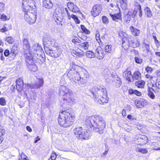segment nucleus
I'll return each mask as SVG.
<instances>
[{
  "label": "nucleus",
  "mask_w": 160,
  "mask_h": 160,
  "mask_svg": "<svg viewBox=\"0 0 160 160\" xmlns=\"http://www.w3.org/2000/svg\"><path fill=\"white\" fill-rule=\"evenodd\" d=\"M33 0H23L22 8L24 12L25 21L30 24L34 23L37 19V9Z\"/></svg>",
  "instance_id": "obj_1"
},
{
  "label": "nucleus",
  "mask_w": 160,
  "mask_h": 160,
  "mask_svg": "<svg viewBox=\"0 0 160 160\" xmlns=\"http://www.w3.org/2000/svg\"><path fill=\"white\" fill-rule=\"evenodd\" d=\"M87 123L91 132L102 134L106 127V123L103 118L98 115H94L87 118Z\"/></svg>",
  "instance_id": "obj_2"
},
{
  "label": "nucleus",
  "mask_w": 160,
  "mask_h": 160,
  "mask_svg": "<svg viewBox=\"0 0 160 160\" xmlns=\"http://www.w3.org/2000/svg\"><path fill=\"white\" fill-rule=\"evenodd\" d=\"M76 117L70 109L61 110L58 118V124L61 127L67 128L72 126L76 119Z\"/></svg>",
  "instance_id": "obj_3"
},
{
  "label": "nucleus",
  "mask_w": 160,
  "mask_h": 160,
  "mask_svg": "<svg viewBox=\"0 0 160 160\" xmlns=\"http://www.w3.org/2000/svg\"><path fill=\"white\" fill-rule=\"evenodd\" d=\"M94 99L100 104L103 105L107 103L109 98L106 88L103 87H94L90 90Z\"/></svg>",
  "instance_id": "obj_4"
},
{
  "label": "nucleus",
  "mask_w": 160,
  "mask_h": 160,
  "mask_svg": "<svg viewBox=\"0 0 160 160\" xmlns=\"http://www.w3.org/2000/svg\"><path fill=\"white\" fill-rule=\"evenodd\" d=\"M119 38L122 41V47L125 50H127L130 46L133 48L138 47L140 42L138 40H132L125 32L120 31L118 33Z\"/></svg>",
  "instance_id": "obj_5"
},
{
  "label": "nucleus",
  "mask_w": 160,
  "mask_h": 160,
  "mask_svg": "<svg viewBox=\"0 0 160 160\" xmlns=\"http://www.w3.org/2000/svg\"><path fill=\"white\" fill-rule=\"evenodd\" d=\"M85 128H84L81 126L77 127L73 130V132L78 139L85 140L90 138V133L91 132L89 126L87 123V119L85 121Z\"/></svg>",
  "instance_id": "obj_6"
},
{
  "label": "nucleus",
  "mask_w": 160,
  "mask_h": 160,
  "mask_svg": "<svg viewBox=\"0 0 160 160\" xmlns=\"http://www.w3.org/2000/svg\"><path fill=\"white\" fill-rule=\"evenodd\" d=\"M59 95L62 97V99L67 102L71 104L75 102L72 91L67 87L61 85L59 88L58 91Z\"/></svg>",
  "instance_id": "obj_7"
},
{
  "label": "nucleus",
  "mask_w": 160,
  "mask_h": 160,
  "mask_svg": "<svg viewBox=\"0 0 160 160\" xmlns=\"http://www.w3.org/2000/svg\"><path fill=\"white\" fill-rule=\"evenodd\" d=\"M95 38L99 45L96 50V54L99 59H102L104 58L105 54L102 47L106 44V39L104 37L100 38V33L98 31H96Z\"/></svg>",
  "instance_id": "obj_8"
},
{
  "label": "nucleus",
  "mask_w": 160,
  "mask_h": 160,
  "mask_svg": "<svg viewBox=\"0 0 160 160\" xmlns=\"http://www.w3.org/2000/svg\"><path fill=\"white\" fill-rule=\"evenodd\" d=\"M37 49L34 50V52H31L25 54V58L28 61L31 60L34 61L36 64L38 65H41L45 61V58L41 55H38L36 53Z\"/></svg>",
  "instance_id": "obj_9"
},
{
  "label": "nucleus",
  "mask_w": 160,
  "mask_h": 160,
  "mask_svg": "<svg viewBox=\"0 0 160 160\" xmlns=\"http://www.w3.org/2000/svg\"><path fill=\"white\" fill-rule=\"evenodd\" d=\"M64 8L62 7H58L55 9L53 15V19L57 24H61L62 19L65 15Z\"/></svg>",
  "instance_id": "obj_10"
},
{
  "label": "nucleus",
  "mask_w": 160,
  "mask_h": 160,
  "mask_svg": "<svg viewBox=\"0 0 160 160\" xmlns=\"http://www.w3.org/2000/svg\"><path fill=\"white\" fill-rule=\"evenodd\" d=\"M147 95L151 99H154L155 98L156 96L154 93H158L160 90V88L157 86L156 84H152L151 87L148 85Z\"/></svg>",
  "instance_id": "obj_11"
},
{
  "label": "nucleus",
  "mask_w": 160,
  "mask_h": 160,
  "mask_svg": "<svg viewBox=\"0 0 160 160\" xmlns=\"http://www.w3.org/2000/svg\"><path fill=\"white\" fill-rule=\"evenodd\" d=\"M135 8H134L133 12L131 14V12H128L127 16L129 18H134L136 16L138 12V10L139 12V16L140 17H141L142 15V10L141 6L140 4L138 2H137L135 5Z\"/></svg>",
  "instance_id": "obj_12"
},
{
  "label": "nucleus",
  "mask_w": 160,
  "mask_h": 160,
  "mask_svg": "<svg viewBox=\"0 0 160 160\" xmlns=\"http://www.w3.org/2000/svg\"><path fill=\"white\" fill-rule=\"evenodd\" d=\"M46 53L52 57L57 58L61 54V50L58 47H53L52 49L45 50Z\"/></svg>",
  "instance_id": "obj_13"
},
{
  "label": "nucleus",
  "mask_w": 160,
  "mask_h": 160,
  "mask_svg": "<svg viewBox=\"0 0 160 160\" xmlns=\"http://www.w3.org/2000/svg\"><path fill=\"white\" fill-rule=\"evenodd\" d=\"M79 72L81 79V83L83 84L86 83L89 80L90 77L88 72L83 68H80Z\"/></svg>",
  "instance_id": "obj_14"
},
{
  "label": "nucleus",
  "mask_w": 160,
  "mask_h": 160,
  "mask_svg": "<svg viewBox=\"0 0 160 160\" xmlns=\"http://www.w3.org/2000/svg\"><path fill=\"white\" fill-rule=\"evenodd\" d=\"M135 141L138 144L140 145H144L146 144L148 142L147 137L143 135L137 134L135 137Z\"/></svg>",
  "instance_id": "obj_15"
},
{
  "label": "nucleus",
  "mask_w": 160,
  "mask_h": 160,
  "mask_svg": "<svg viewBox=\"0 0 160 160\" xmlns=\"http://www.w3.org/2000/svg\"><path fill=\"white\" fill-rule=\"evenodd\" d=\"M132 72L129 68L128 67L123 72L122 77L128 82H133Z\"/></svg>",
  "instance_id": "obj_16"
},
{
  "label": "nucleus",
  "mask_w": 160,
  "mask_h": 160,
  "mask_svg": "<svg viewBox=\"0 0 160 160\" xmlns=\"http://www.w3.org/2000/svg\"><path fill=\"white\" fill-rule=\"evenodd\" d=\"M102 9L101 5L97 4L94 5L91 11L92 15L93 17H96L100 14Z\"/></svg>",
  "instance_id": "obj_17"
},
{
  "label": "nucleus",
  "mask_w": 160,
  "mask_h": 160,
  "mask_svg": "<svg viewBox=\"0 0 160 160\" xmlns=\"http://www.w3.org/2000/svg\"><path fill=\"white\" fill-rule=\"evenodd\" d=\"M71 52L74 57L78 58H82L84 55V52L79 48L72 49Z\"/></svg>",
  "instance_id": "obj_18"
},
{
  "label": "nucleus",
  "mask_w": 160,
  "mask_h": 160,
  "mask_svg": "<svg viewBox=\"0 0 160 160\" xmlns=\"http://www.w3.org/2000/svg\"><path fill=\"white\" fill-rule=\"evenodd\" d=\"M24 84L22 79L21 78H18L16 81V89L19 92H21L23 90Z\"/></svg>",
  "instance_id": "obj_19"
},
{
  "label": "nucleus",
  "mask_w": 160,
  "mask_h": 160,
  "mask_svg": "<svg viewBox=\"0 0 160 160\" xmlns=\"http://www.w3.org/2000/svg\"><path fill=\"white\" fill-rule=\"evenodd\" d=\"M109 16L112 18V20L116 22L122 21V13L120 8H118L117 13L114 14L110 13Z\"/></svg>",
  "instance_id": "obj_20"
},
{
  "label": "nucleus",
  "mask_w": 160,
  "mask_h": 160,
  "mask_svg": "<svg viewBox=\"0 0 160 160\" xmlns=\"http://www.w3.org/2000/svg\"><path fill=\"white\" fill-rule=\"evenodd\" d=\"M38 81L36 82L34 84H30L29 87L32 89H38L42 87L44 83V81L43 78H38Z\"/></svg>",
  "instance_id": "obj_21"
},
{
  "label": "nucleus",
  "mask_w": 160,
  "mask_h": 160,
  "mask_svg": "<svg viewBox=\"0 0 160 160\" xmlns=\"http://www.w3.org/2000/svg\"><path fill=\"white\" fill-rule=\"evenodd\" d=\"M134 103L138 108H142L147 106L148 102L144 99H141L140 100H136L135 101Z\"/></svg>",
  "instance_id": "obj_22"
},
{
  "label": "nucleus",
  "mask_w": 160,
  "mask_h": 160,
  "mask_svg": "<svg viewBox=\"0 0 160 160\" xmlns=\"http://www.w3.org/2000/svg\"><path fill=\"white\" fill-rule=\"evenodd\" d=\"M130 31L132 35L135 37L138 36L140 33V30L131 26L129 27Z\"/></svg>",
  "instance_id": "obj_23"
},
{
  "label": "nucleus",
  "mask_w": 160,
  "mask_h": 160,
  "mask_svg": "<svg viewBox=\"0 0 160 160\" xmlns=\"http://www.w3.org/2000/svg\"><path fill=\"white\" fill-rule=\"evenodd\" d=\"M65 9L67 13L68 19L70 20L71 18H72L76 24H79L80 23V20L78 19L77 16L74 14H72L70 15V14L68 12V11L66 8H65Z\"/></svg>",
  "instance_id": "obj_24"
},
{
  "label": "nucleus",
  "mask_w": 160,
  "mask_h": 160,
  "mask_svg": "<svg viewBox=\"0 0 160 160\" xmlns=\"http://www.w3.org/2000/svg\"><path fill=\"white\" fill-rule=\"evenodd\" d=\"M22 43L23 48L25 50H29V53L30 52H32L30 51V45L28 39L24 38L23 40Z\"/></svg>",
  "instance_id": "obj_25"
},
{
  "label": "nucleus",
  "mask_w": 160,
  "mask_h": 160,
  "mask_svg": "<svg viewBox=\"0 0 160 160\" xmlns=\"http://www.w3.org/2000/svg\"><path fill=\"white\" fill-rule=\"evenodd\" d=\"M43 6L45 8L50 9L53 7V5L50 0H44L43 2Z\"/></svg>",
  "instance_id": "obj_26"
},
{
  "label": "nucleus",
  "mask_w": 160,
  "mask_h": 160,
  "mask_svg": "<svg viewBox=\"0 0 160 160\" xmlns=\"http://www.w3.org/2000/svg\"><path fill=\"white\" fill-rule=\"evenodd\" d=\"M142 78L141 73L139 70L135 71L133 73L132 79L133 82L134 80H139Z\"/></svg>",
  "instance_id": "obj_27"
},
{
  "label": "nucleus",
  "mask_w": 160,
  "mask_h": 160,
  "mask_svg": "<svg viewBox=\"0 0 160 160\" xmlns=\"http://www.w3.org/2000/svg\"><path fill=\"white\" fill-rule=\"evenodd\" d=\"M45 40L46 47L48 48L52 46L54 42V40L50 37H47Z\"/></svg>",
  "instance_id": "obj_28"
},
{
  "label": "nucleus",
  "mask_w": 160,
  "mask_h": 160,
  "mask_svg": "<svg viewBox=\"0 0 160 160\" xmlns=\"http://www.w3.org/2000/svg\"><path fill=\"white\" fill-rule=\"evenodd\" d=\"M146 82L143 80H138L135 83V86L138 88H143L145 87Z\"/></svg>",
  "instance_id": "obj_29"
},
{
  "label": "nucleus",
  "mask_w": 160,
  "mask_h": 160,
  "mask_svg": "<svg viewBox=\"0 0 160 160\" xmlns=\"http://www.w3.org/2000/svg\"><path fill=\"white\" fill-rule=\"evenodd\" d=\"M68 6L69 9L74 12H78L79 10V8L73 3H70Z\"/></svg>",
  "instance_id": "obj_30"
},
{
  "label": "nucleus",
  "mask_w": 160,
  "mask_h": 160,
  "mask_svg": "<svg viewBox=\"0 0 160 160\" xmlns=\"http://www.w3.org/2000/svg\"><path fill=\"white\" fill-rule=\"evenodd\" d=\"M72 79L75 82H80L81 83V79L79 71L78 72L77 71L76 73H74V77L72 78Z\"/></svg>",
  "instance_id": "obj_31"
},
{
  "label": "nucleus",
  "mask_w": 160,
  "mask_h": 160,
  "mask_svg": "<svg viewBox=\"0 0 160 160\" xmlns=\"http://www.w3.org/2000/svg\"><path fill=\"white\" fill-rule=\"evenodd\" d=\"M18 47L15 44L13 45L11 48L10 54H12V56L14 57L17 54V51H18Z\"/></svg>",
  "instance_id": "obj_32"
},
{
  "label": "nucleus",
  "mask_w": 160,
  "mask_h": 160,
  "mask_svg": "<svg viewBox=\"0 0 160 160\" xmlns=\"http://www.w3.org/2000/svg\"><path fill=\"white\" fill-rule=\"evenodd\" d=\"M145 14L148 18H151L152 16V13L150 9L148 7H146L144 9Z\"/></svg>",
  "instance_id": "obj_33"
},
{
  "label": "nucleus",
  "mask_w": 160,
  "mask_h": 160,
  "mask_svg": "<svg viewBox=\"0 0 160 160\" xmlns=\"http://www.w3.org/2000/svg\"><path fill=\"white\" fill-rule=\"evenodd\" d=\"M113 83L116 87H119L122 83L121 79L117 77V79H115L114 80Z\"/></svg>",
  "instance_id": "obj_34"
},
{
  "label": "nucleus",
  "mask_w": 160,
  "mask_h": 160,
  "mask_svg": "<svg viewBox=\"0 0 160 160\" xmlns=\"http://www.w3.org/2000/svg\"><path fill=\"white\" fill-rule=\"evenodd\" d=\"M137 128L138 130H140L142 133H146L147 130L145 126L139 124L137 125Z\"/></svg>",
  "instance_id": "obj_35"
},
{
  "label": "nucleus",
  "mask_w": 160,
  "mask_h": 160,
  "mask_svg": "<svg viewBox=\"0 0 160 160\" xmlns=\"http://www.w3.org/2000/svg\"><path fill=\"white\" fill-rule=\"evenodd\" d=\"M86 55L88 58H92L95 57L94 53L91 51H87L86 52Z\"/></svg>",
  "instance_id": "obj_36"
},
{
  "label": "nucleus",
  "mask_w": 160,
  "mask_h": 160,
  "mask_svg": "<svg viewBox=\"0 0 160 160\" xmlns=\"http://www.w3.org/2000/svg\"><path fill=\"white\" fill-rule=\"evenodd\" d=\"M80 27L81 29L82 30V32L83 33H84L86 34H89L91 32L87 28L83 25H80Z\"/></svg>",
  "instance_id": "obj_37"
},
{
  "label": "nucleus",
  "mask_w": 160,
  "mask_h": 160,
  "mask_svg": "<svg viewBox=\"0 0 160 160\" xmlns=\"http://www.w3.org/2000/svg\"><path fill=\"white\" fill-rule=\"evenodd\" d=\"M79 46L84 50H87L88 49L89 47V42H84L82 43V44H79Z\"/></svg>",
  "instance_id": "obj_38"
},
{
  "label": "nucleus",
  "mask_w": 160,
  "mask_h": 160,
  "mask_svg": "<svg viewBox=\"0 0 160 160\" xmlns=\"http://www.w3.org/2000/svg\"><path fill=\"white\" fill-rule=\"evenodd\" d=\"M72 42L75 45L78 43H81V40L77 36H74L72 40Z\"/></svg>",
  "instance_id": "obj_39"
},
{
  "label": "nucleus",
  "mask_w": 160,
  "mask_h": 160,
  "mask_svg": "<svg viewBox=\"0 0 160 160\" xmlns=\"http://www.w3.org/2000/svg\"><path fill=\"white\" fill-rule=\"evenodd\" d=\"M8 26H9V25L7 24H4L3 27L0 29V32L3 33L8 31L10 28L8 27Z\"/></svg>",
  "instance_id": "obj_40"
},
{
  "label": "nucleus",
  "mask_w": 160,
  "mask_h": 160,
  "mask_svg": "<svg viewBox=\"0 0 160 160\" xmlns=\"http://www.w3.org/2000/svg\"><path fill=\"white\" fill-rule=\"evenodd\" d=\"M28 67L30 71L33 72L37 71L38 69L37 66L34 64H30Z\"/></svg>",
  "instance_id": "obj_41"
},
{
  "label": "nucleus",
  "mask_w": 160,
  "mask_h": 160,
  "mask_svg": "<svg viewBox=\"0 0 160 160\" xmlns=\"http://www.w3.org/2000/svg\"><path fill=\"white\" fill-rule=\"evenodd\" d=\"M105 50L106 52L109 53L112 51V46L111 45H107L105 46Z\"/></svg>",
  "instance_id": "obj_42"
},
{
  "label": "nucleus",
  "mask_w": 160,
  "mask_h": 160,
  "mask_svg": "<svg viewBox=\"0 0 160 160\" xmlns=\"http://www.w3.org/2000/svg\"><path fill=\"white\" fill-rule=\"evenodd\" d=\"M144 47L145 48L146 51L148 52L149 51L150 49V42L148 41L147 43L144 42H143Z\"/></svg>",
  "instance_id": "obj_43"
},
{
  "label": "nucleus",
  "mask_w": 160,
  "mask_h": 160,
  "mask_svg": "<svg viewBox=\"0 0 160 160\" xmlns=\"http://www.w3.org/2000/svg\"><path fill=\"white\" fill-rule=\"evenodd\" d=\"M10 18V16H7L4 13L0 15V19L3 21L9 20Z\"/></svg>",
  "instance_id": "obj_44"
},
{
  "label": "nucleus",
  "mask_w": 160,
  "mask_h": 160,
  "mask_svg": "<svg viewBox=\"0 0 160 160\" xmlns=\"http://www.w3.org/2000/svg\"><path fill=\"white\" fill-rule=\"evenodd\" d=\"M5 41L9 44H12L14 42L13 38L12 37H8L6 38Z\"/></svg>",
  "instance_id": "obj_45"
},
{
  "label": "nucleus",
  "mask_w": 160,
  "mask_h": 160,
  "mask_svg": "<svg viewBox=\"0 0 160 160\" xmlns=\"http://www.w3.org/2000/svg\"><path fill=\"white\" fill-rule=\"evenodd\" d=\"M102 19L103 23L105 24H107L109 22L108 18L105 16H102Z\"/></svg>",
  "instance_id": "obj_46"
},
{
  "label": "nucleus",
  "mask_w": 160,
  "mask_h": 160,
  "mask_svg": "<svg viewBox=\"0 0 160 160\" xmlns=\"http://www.w3.org/2000/svg\"><path fill=\"white\" fill-rule=\"evenodd\" d=\"M137 151L143 154L146 153L148 152V150L146 148H138Z\"/></svg>",
  "instance_id": "obj_47"
},
{
  "label": "nucleus",
  "mask_w": 160,
  "mask_h": 160,
  "mask_svg": "<svg viewBox=\"0 0 160 160\" xmlns=\"http://www.w3.org/2000/svg\"><path fill=\"white\" fill-rule=\"evenodd\" d=\"M57 157V155L55 152L53 151L51 153L50 158L48 159V160H55Z\"/></svg>",
  "instance_id": "obj_48"
},
{
  "label": "nucleus",
  "mask_w": 160,
  "mask_h": 160,
  "mask_svg": "<svg viewBox=\"0 0 160 160\" xmlns=\"http://www.w3.org/2000/svg\"><path fill=\"white\" fill-rule=\"evenodd\" d=\"M145 78L147 79H149L150 81H153V80L155 79L156 78V77L155 76L151 75L149 74H147L145 75Z\"/></svg>",
  "instance_id": "obj_49"
},
{
  "label": "nucleus",
  "mask_w": 160,
  "mask_h": 160,
  "mask_svg": "<svg viewBox=\"0 0 160 160\" xmlns=\"http://www.w3.org/2000/svg\"><path fill=\"white\" fill-rule=\"evenodd\" d=\"M121 7L123 8V6H127V0H119Z\"/></svg>",
  "instance_id": "obj_50"
},
{
  "label": "nucleus",
  "mask_w": 160,
  "mask_h": 160,
  "mask_svg": "<svg viewBox=\"0 0 160 160\" xmlns=\"http://www.w3.org/2000/svg\"><path fill=\"white\" fill-rule=\"evenodd\" d=\"M6 104V102L4 97L0 98V105L2 106H5Z\"/></svg>",
  "instance_id": "obj_51"
},
{
  "label": "nucleus",
  "mask_w": 160,
  "mask_h": 160,
  "mask_svg": "<svg viewBox=\"0 0 160 160\" xmlns=\"http://www.w3.org/2000/svg\"><path fill=\"white\" fill-rule=\"evenodd\" d=\"M145 70L148 73L151 74L153 71V69L152 68L149 66H147L146 67Z\"/></svg>",
  "instance_id": "obj_52"
},
{
  "label": "nucleus",
  "mask_w": 160,
  "mask_h": 160,
  "mask_svg": "<svg viewBox=\"0 0 160 160\" xmlns=\"http://www.w3.org/2000/svg\"><path fill=\"white\" fill-rule=\"evenodd\" d=\"M5 8V4L3 2H0V12H3Z\"/></svg>",
  "instance_id": "obj_53"
},
{
  "label": "nucleus",
  "mask_w": 160,
  "mask_h": 160,
  "mask_svg": "<svg viewBox=\"0 0 160 160\" xmlns=\"http://www.w3.org/2000/svg\"><path fill=\"white\" fill-rule=\"evenodd\" d=\"M134 58L136 63L139 64H141L142 63V60L141 58L138 57H135Z\"/></svg>",
  "instance_id": "obj_54"
},
{
  "label": "nucleus",
  "mask_w": 160,
  "mask_h": 160,
  "mask_svg": "<svg viewBox=\"0 0 160 160\" xmlns=\"http://www.w3.org/2000/svg\"><path fill=\"white\" fill-rule=\"evenodd\" d=\"M134 94H135L136 95L140 97L142 96V93L141 92H139V91H138L137 90H135L134 91Z\"/></svg>",
  "instance_id": "obj_55"
},
{
  "label": "nucleus",
  "mask_w": 160,
  "mask_h": 160,
  "mask_svg": "<svg viewBox=\"0 0 160 160\" xmlns=\"http://www.w3.org/2000/svg\"><path fill=\"white\" fill-rule=\"evenodd\" d=\"M10 54V52L8 49H6L4 52V54L5 57H8Z\"/></svg>",
  "instance_id": "obj_56"
},
{
  "label": "nucleus",
  "mask_w": 160,
  "mask_h": 160,
  "mask_svg": "<svg viewBox=\"0 0 160 160\" xmlns=\"http://www.w3.org/2000/svg\"><path fill=\"white\" fill-rule=\"evenodd\" d=\"M135 90H133L132 89L130 88L128 90V93L130 95H132L134 93Z\"/></svg>",
  "instance_id": "obj_57"
},
{
  "label": "nucleus",
  "mask_w": 160,
  "mask_h": 160,
  "mask_svg": "<svg viewBox=\"0 0 160 160\" xmlns=\"http://www.w3.org/2000/svg\"><path fill=\"white\" fill-rule=\"evenodd\" d=\"M5 133L4 130L0 128V137H2Z\"/></svg>",
  "instance_id": "obj_58"
},
{
  "label": "nucleus",
  "mask_w": 160,
  "mask_h": 160,
  "mask_svg": "<svg viewBox=\"0 0 160 160\" xmlns=\"http://www.w3.org/2000/svg\"><path fill=\"white\" fill-rule=\"evenodd\" d=\"M122 115L124 117H125L127 115L126 110L123 109L122 112Z\"/></svg>",
  "instance_id": "obj_59"
},
{
  "label": "nucleus",
  "mask_w": 160,
  "mask_h": 160,
  "mask_svg": "<svg viewBox=\"0 0 160 160\" xmlns=\"http://www.w3.org/2000/svg\"><path fill=\"white\" fill-rule=\"evenodd\" d=\"M11 90L12 92L14 91L16 89V88L14 85H12L10 87Z\"/></svg>",
  "instance_id": "obj_60"
},
{
  "label": "nucleus",
  "mask_w": 160,
  "mask_h": 160,
  "mask_svg": "<svg viewBox=\"0 0 160 160\" xmlns=\"http://www.w3.org/2000/svg\"><path fill=\"white\" fill-rule=\"evenodd\" d=\"M26 129L29 132H31L32 131V128L29 126H27L26 127Z\"/></svg>",
  "instance_id": "obj_61"
},
{
  "label": "nucleus",
  "mask_w": 160,
  "mask_h": 160,
  "mask_svg": "<svg viewBox=\"0 0 160 160\" xmlns=\"http://www.w3.org/2000/svg\"><path fill=\"white\" fill-rule=\"evenodd\" d=\"M109 151V149H107L105 151V152H103L102 153V155L103 156H106L108 152Z\"/></svg>",
  "instance_id": "obj_62"
},
{
  "label": "nucleus",
  "mask_w": 160,
  "mask_h": 160,
  "mask_svg": "<svg viewBox=\"0 0 160 160\" xmlns=\"http://www.w3.org/2000/svg\"><path fill=\"white\" fill-rule=\"evenodd\" d=\"M154 43L155 44L156 46L159 45L160 44V41L158 40H157L154 41Z\"/></svg>",
  "instance_id": "obj_63"
},
{
  "label": "nucleus",
  "mask_w": 160,
  "mask_h": 160,
  "mask_svg": "<svg viewBox=\"0 0 160 160\" xmlns=\"http://www.w3.org/2000/svg\"><path fill=\"white\" fill-rule=\"evenodd\" d=\"M156 75L158 77H160V70H158L156 72Z\"/></svg>",
  "instance_id": "obj_64"
}]
</instances>
